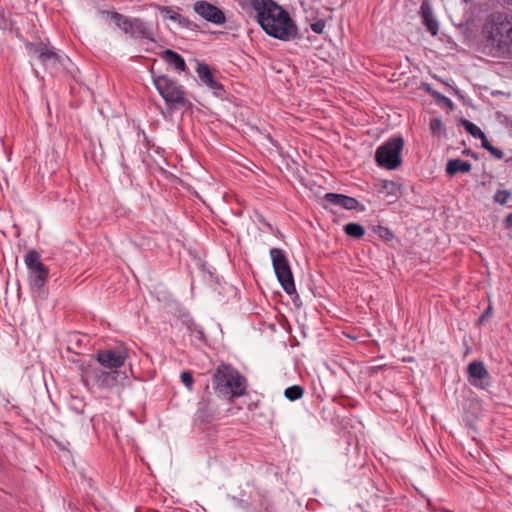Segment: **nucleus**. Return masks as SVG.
<instances>
[{"instance_id":"obj_1","label":"nucleus","mask_w":512,"mask_h":512,"mask_svg":"<svg viewBox=\"0 0 512 512\" xmlns=\"http://www.w3.org/2000/svg\"><path fill=\"white\" fill-rule=\"evenodd\" d=\"M255 19L265 33L281 41L300 37L297 25L290 14L274 0H249Z\"/></svg>"},{"instance_id":"obj_2","label":"nucleus","mask_w":512,"mask_h":512,"mask_svg":"<svg viewBox=\"0 0 512 512\" xmlns=\"http://www.w3.org/2000/svg\"><path fill=\"white\" fill-rule=\"evenodd\" d=\"M212 386L219 397L233 400L247 393V379L230 364H220L212 376Z\"/></svg>"},{"instance_id":"obj_3","label":"nucleus","mask_w":512,"mask_h":512,"mask_svg":"<svg viewBox=\"0 0 512 512\" xmlns=\"http://www.w3.org/2000/svg\"><path fill=\"white\" fill-rule=\"evenodd\" d=\"M483 32L487 42L497 50L512 54V14L495 12L488 16Z\"/></svg>"},{"instance_id":"obj_4","label":"nucleus","mask_w":512,"mask_h":512,"mask_svg":"<svg viewBox=\"0 0 512 512\" xmlns=\"http://www.w3.org/2000/svg\"><path fill=\"white\" fill-rule=\"evenodd\" d=\"M79 369L83 385L91 392L111 391L118 385L120 378H126V375L118 370L107 371L95 363L83 362Z\"/></svg>"},{"instance_id":"obj_5","label":"nucleus","mask_w":512,"mask_h":512,"mask_svg":"<svg viewBox=\"0 0 512 512\" xmlns=\"http://www.w3.org/2000/svg\"><path fill=\"white\" fill-rule=\"evenodd\" d=\"M152 81L156 90L169 108L188 107L191 105L186 96L184 87L178 83V81L168 75H156L153 71Z\"/></svg>"},{"instance_id":"obj_6","label":"nucleus","mask_w":512,"mask_h":512,"mask_svg":"<svg viewBox=\"0 0 512 512\" xmlns=\"http://www.w3.org/2000/svg\"><path fill=\"white\" fill-rule=\"evenodd\" d=\"M102 14L109 15L116 26L125 34L134 39L154 40V32L150 25L140 18H129L116 11H103Z\"/></svg>"},{"instance_id":"obj_7","label":"nucleus","mask_w":512,"mask_h":512,"mask_svg":"<svg viewBox=\"0 0 512 512\" xmlns=\"http://www.w3.org/2000/svg\"><path fill=\"white\" fill-rule=\"evenodd\" d=\"M270 256L274 272L283 290L288 295L296 293L294 278L286 252L280 248H272L270 249Z\"/></svg>"},{"instance_id":"obj_8","label":"nucleus","mask_w":512,"mask_h":512,"mask_svg":"<svg viewBox=\"0 0 512 512\" xmlns=\"http://www.w3.org/2000/svg\"><path fill=\"white\" fill-rule=\"evenodd\" d=\"M404 146L402 137H393L380 145L375 153V159L380 167L394 170L401 164V151Z\"/></svg>"},{"instance_id":"obj_9","label":"nucleus","mask_w":512,"mask_h":512,"mask_svg":"<svg viewBox=\"0 0 512 512\" xmlns=\"http://www.w3.org/2000/svg\"><path fill=\"white\" fill-rule=\"evenodd\" d=\"M28 269V279L33 291L41 290L49 277V268L41 262V255L36 250H29L24 256Z\"/></svg>"},{"instance_id":"obj_10","label":"nucleus","mask_w":512,"mask_h":512,"mask_svg":"<svg viewBox=\"0 0 512 512\" xmlns=\"http://www.w3.org/2000/svg\"><path fill=\"white\" fill-rule=\"evenodd\" d=\"M127 359V353L124 349H103L96 353L98 366L112 370L121 368Z\"/></svg>"},{"instance_id":"obj_11","label":"nucleus","mask_w":512,"mask_h":512,"mask_svg":"<svg viewBox=\"0 0 512 512\" xmlns=\"http://www.w3.org/2000/svg\"><path fill=\"white\" fill-rule=\"evenodd\" d=\"M193 10L201 18L212 24L222 25L226 22V16L224 12L214 4H211L207 1H196L193 5Z\"/></svg>"},{"instance_id":"obj_12","label":"nucleus","mask_w":512,"mask_h":512,"mask_svg":"<svg viewBox=\"0 0 512 512\" xmlns=\"http://www.w3.org/2000/svg\"><path fill=\"white\" fill-rule=\"evenodd\" d=\"M323 200L327 202L323 207L326 210H330L334 212L330 206H338L346 210H359L364 211L365 207L360 204V202L351 196H347L339 193H326L323 197Z\"/></svg>"},{"instance_id":"obj_13","label":"nucleus","mask_w":512,"mask_h":512,"mask_svg":"<svg viewBox=\"0 0 512 512\" xmlns=\"http://www.w3.org/2000/svg\"><path fill=\"white\" fill-rule=\"evenodd\" d=\"M218 408L215 405L210 393L202 396L198 402V408L195 413V421L201 424H209L218 419Z\"/></svg>"},{"instance_id":"obj_14","label":"nucleus","mask_w":512,"mask_h":512,"mask_svg":"<svg viewBox=\"0 0 512 512\" xmlns=\"http://www.w3.org/2000/svg\"><path fill=\"white\" fill-rule=\"evenodd\" d=\"M33 53L38 57L39 61L46 68H55L58 65H64L67 58L58 54L53 48H49L45 44L33 45Z\"/></svg>"},{"instance_id":"obj_15","label":"nucleus","mask_w":512,"mask_h":512,"mask_svg":"<svg viewBox=\"0 0 512 512\" xmlns=\"http://www.w3.org/2000/svg\"><path fill=\"white\" fill-rule=\"evenodd\" d=\"M469 383L479 389H485L490 385L489 373L481 361H473L467 369Z\"/></svg>"},{"instance_id":"obj_16","label":"nucleus","mask_w":512,"mask_h":512,"mask_svg":"<svg viewBox=\"0 0 512 512\" xmlns=\"http://www.w3.org/2000/svg\"><path fill=\"white\" fill-rule=\"evenodd\" d=\"M196 73L201 83L213 91L215 96H222L224 86L214 78L211 69L207 64L197 63Z\"/></svg>"},{"instance_id":"obj_17","label":"nucleus","mask_w":512,"mask_h":512,"mask_svg":"<svg viewBox=\"0 0 512 512\" xmlns=\"http://www.w3.org/2000/svg\"><path fill=\"white\" fill-rule=\"evenodd\" d=\"M161 58L178 72H184L187 68L184 58L173 50L166 49L162 52Z\"/></svg>"},{"instance_id":"obj_18","label":"nucleus","mask_w":512,"mask_h":512,"mask_svg":"<svg viewBox=\"0 0 512 512\" xmlns=\"http://www.w3.org/2000/svg\"><path fill=\"white\" fill-rule=\"evenodd\" d=\"M472 165L466 160L459 158L449 159L446 163L445 172L448 176H455L458 173H469Z\"/></svg>"},{"instance_id":"obj_19","label":"nucleus","mask_w":512,"mask_h":512,"mask_svg":"<svg viewBox=\"0 0 512 512\" xmlns=\"http://www.w3.org/2000/svg\"><path fill=\"white\" fill-rule=\"evenodd\" d=\"M421 16L423 19V24L426 26L431 35H437L439 29L438 22L433 16L432 9L425 3L421 5Z\"/></svg>"},{"instance_id":"obj_20","label":"nucleus","mask_w":512,"mask_h":512,"mask_svg":"<svg viewBox=\"0 0 512 512\" xmlns=\"http://www.w3.org/2000/svg\"><path fill=\"white\" fill-rule=\"evenodd\" d=\"M344 232L350 237L359 239L364 236L365 229L362 225L351 222L344 226Z\"/></svg>"},{"instance_id":"obj_21","label":"nucleus","mask_w":512,"mask_h":512,"mask_svg":"<svg viewBox=\"0 0 512 512\" xmlns=\"http://www.w3.org/2000/svg\"><path fill=\"white\" fill-rule=\"evenodd\" d=\"M304 395V388L300 385H293L285 389L284 396L289 401H296Z\"/></svg>"},{"instance_id":"obj_22","label":"nucleus","mask_w":512,"mask_h":512,"mask_svg":"<svg viewBox=\"0 0 512 512\" xmlns=\"http://www.w3.org/2000/svg\"><path fill=\"white\" fill-rule=\"evenodd\" d=\"M461 125L474 138H478L483 133V131L476 124L467 119H461Z\"/></svg>"},{"instance_id":"obj_23","label":"nucleus","mask_w":512,"mask_h":512,"mask_svg":"<svg viewBox=\"0 0 512 512\" xmlns=\"http://www.w3.org/2000/svg\"><path fill=\"white\" fill-rule=\"evenodd\" d=\"M162 12L165 13L170 20L178 22L181 25H185L188 22V20L184 18L181 14L175 12L174 10L168 7H164L162 9Z\"/></svg>"},{"instance_id":"obj_24","label":"nucleus","mask_w":512,"mask_h":512,"mask_svg":"<svg viewBox=\"0 0 512 512\" xmlns=\"http://www.w3.org/2000/svg\"><path fill=\"white\" fill-rule=\"evenodd\" d=\"M180 379H181V382L183 383V385L189 391L193 390L194 379H193V375H192L191 371H189V370L182 371L180 374Z\"/></svg>"},{"instance_id":"obj_25","label":"nucleus","mask_w":512,"mask_h":512,"mask_svg":"<svg viewBox=\"0 0 512 512\" xmlns=\"http://www.w3.org/2000/svg\"><path fill=\"white\" fill-rule=\"evenodd\" d=\"M430 130L433 135L440 136L444 131L442 120L439 118H433L429 123Z\"/></svg>"},{"instance_id":"obj_26","label":"nucleus","mask_w":512,"mask_h":512,"mask_svg":"<svg viewBox=\"0 0 512 512\" xmlns=\"http://www.w3.org/2000/svg\"><path fill=\"white\" fill-rule=\"evenodd\" d=\"M382 189L388 195H396L399 192L400 186L393 181H384L382 184Z\"/></svg>"},{"instance_id":"obj_27","label":"nucleus","mask_w":512,"mask_h":512,"mask_svg":"<svg viewBox=\"0 0 512 512\" xmlns=\"http://www.w3.org/2000/svg\"><path fill=\"white\" fill-rule=\"evenodd\" d=\"M511 197V193L508 190H498L494 195V201L504 205L508 202Z\"/></svg>"},{"instance_id":"obj_28","label":"nucleus","mask_w":512,"mask_h":512,"mask_svg":"<svg viewBox=\"0 0 512 512\" xmlns=\"http://www.w3.org/2000/svg\"><path fill=\"white\" fill-rule=\"evenodd\" d=\"M85 403L82 399L73 398L70 402V408L77 414H83Z\"/></svg>"},{"instance_id":"obj_29","label":"nucleus","mask_w":512,"mask_h":512,"mask_svg":"<svg viewBox=\"0 0 512 512\" xmlns=\"http://www.w3.org/2000/svg\"><path fill=\"white\" fill-rule=\"evenodd\" d=\"M325 26H326L325 21L318 20V21L314 22L313 24H311V29L313 32H315L317 34H321V33H323Z\"/></svg>"},{"instance_id":"obj_30","label":"nucleus","mask_w":512,"mask_h":512,"mask_svg":"<svg viewBox=\"0 0 512 512\" xmlns=\"http://www.w3.org/2000/svg\"><path fill=\"white\" fill-rule=\"evenodd\" d=\"M487 151H489L491 155H493L496 159H502L504 156L503 151L500 150L499 148L494 147L493 145H491L490 149H488Z\"/></svg>"},{"instance_id":"obj_31","label":"nucleus","mask_w":512,"mask_h":512,"mask_svg":"<svg viewBox=\"0 0 512 512\" xmlns=\"http://www.w3.org/2000/svg\"><path fill=\"white\" fill-rule=\"evenodd\" d=\"M231 501L236 507L246 509L248 507V503L244 500L238 499L237 497H232Z\"/></svg>"},{"instance_id":"obj_32","label":"nucleus","mask_w":512,"mask_h":512,"mask_svg":"<svg viewBox=\"0 0 512 512\" xmlns=\"http://www.w3.org/2000/svg\"><path fill=\"white\" fill-rule=\"evenodd\" d=\"M480 140H481V146L488 150L490 149L491 147V143L489 142V140L487 139L486 135L484 134V132L482 133L481 136L478 137Z\"/></svg>"},{"instance_id":"obj_33","label":"nucleus","mask_w":512,"mask_h":512,"mask_svg":"<svg viewBox=\"0 0 512 512\" xmlns=\"http://www.w3.org/2000/svg\"><path fill=\"white\" fill-rule=\"evenodd\" d=\"M189 323H190V324H189L188 328H189L191 331H195V332H197V333H199V334H201V335L203 334V332H202V330L200 329V327H199L198 325H196V324L194 323V321L190 320V321H189Z\"/></svg>"},{"instance_id":"obj_34","label":"nucleus","mask_w":512,"mask_h":512,"mask_svg":"<svg viewBox=\"0 0 512 512\" xmlns=\"http://www.w3.org/2000/svg\"><path fill=\"white\" fill-rule=\"evenodd\" d=\"M438 96H440V97H441L442 101H443L447 106H449L450 108H452V106H453V102L451 101V99H450V98H448V97H446V96H443V95H440L439 93H438Z\"/></svg>"},{"instance_id":"obj_35","label":"nucleus","mask_w":512,"mask_h":512,"mask_svg":"<svg viewBox=\"0 0 512 512\" xmlns=\"http://www.w3.org/2000/svg\"><path fill=\"white\" fill-rule=\"evenodd\" d=\"M462 153H463V155H465V156H471V157H473L474 159H477V158H478V157H477V154H476V153H474L471 149H465Z\"/></svg>"},{"instance_id":"obj_36","label":"nucleus","mask_w":512,"mask_h":512,"mask_svg":"<svg viewBox=\"0 0 512 512\" xmlns=\"http://www.w3.org/2000/svg\"><path fill=\"white\" fill-rule=\"evenodd\" d=\"M491 312H492V307L488 306L487 309L483 312L482 316L480 317V321H482L486 317L490 316Z\"/></svg>"},{"instance_id":"obj_37","label":"nucleus","mask_w":512,"mask_h":512,"mask_svg":"<svg viewBox=\"0 0 512 512\" xmlns=\"http://www.w3.org/2000/svg\"><path fill=\"white\" fill-rule=\"evenodd\" d=\"M506 223L508 226L512 227V213L507 216Z\"/></svg>"},{"instance_id":"obj_38","label":"nucleus","mask_w":512,"mask_h":512,"mask_svg":"<svg viewBox=\"0 0 512 512\" xmlns=\"http://www.w3.org/2000/svg\"><path fill=\"white\" fill-rule=\"evenodd\" d=\"M265 510L266 512H274L273 508L268 505L265 507Z\"/></svg>"}]
</instances>
